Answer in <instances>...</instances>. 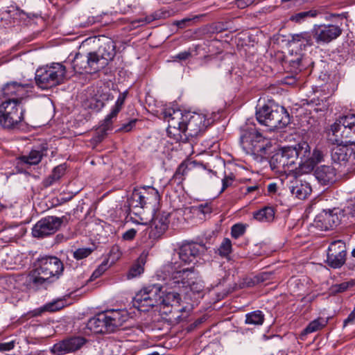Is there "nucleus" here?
<instances>
[{
    "instance_id": "nucleus-1",
    "label": "nucleus",
    "mask_w": 355,
    "mask_h": 355,
    "mask_svg": "<svg viewBox=\"0 0 355 355\" xmlns=\"http://www.w3.org/2000/svg\"><path fill=\"white\" fill-rule=\"evenodd\" d=\"M165 121L168 123L166 132L171 138L179 141L182 135L186 137H196L209 125V119L201 113L185 112L166 108L162 112Z\"/></svg>"
},
{
    "instance_id": "nucleus-2",
    "label": "nucleus",
    "mask_w": 355,
    "mask_h": 355,
    "mask_svg": "<svg viewBox=\"0 0 355 355\" xmlns=\"http://www.w3.org/2000/svg\"><path fill=\"white\" fill-rule=\"evenodd\" d=\"M125 310L110 309L101 311L91 318L87 322L84 333L110 334L117 331L128 320Z\"/></svg>"
},
{
    "instance_id": "nucleus-3",
    "label": "nucleus",
    "mask_w": 355,
    "mask_h": 355,
    "mask_svg": "<svg viewBox=\"0 0 355 355\" xmlns=\"http://www.w3.org/2000/svg\"><path fill=\"white\" fill-rule=\"evenodd\" d=\"M64 271V265L55 256H45L37 259L35 270L29 274V282L35 286L58 279Z\"/></svg>"
},
{
    "instance_id": "nucleus-4",
    "label": "nucleus",
    "mask_w": 355,
    "mask_h": 355,
    "mask_svg": "<svg viewBox=\"0 0 355 355\" xmlns=\"http://www.w3.org/2000/svg\"><path fill=\"white\" fill-rule=\"evenodd\" d=\"M176 270L171 273L166 283V289H189L193 294H200L203 292L205 285L202 279L195 272L193 268H187L178 270L179 266L174 265Z\"/></svg>"
},
{
    "instance_id": "nucleus-5",
    "label": "nucleus",
    "mask_w": 355,
    "mask_h": 355,
    "mask_svg": "<svg viewBox=\"0 0 355 355\" xmlns=\"http://www.w3.org/2000/svg\"><path fill=\"white\" fill-rule=\"evenodd\" d=\"M259 123L266 126L269 131L281 129L290 123L286 110L282 106L264 105L256 112Z\"/></svg>"
},
{
    "instance_id": "nucleus-6",
    "label": "nucleus",
    "mask_w": 355,
    "mask_h": 355,
    "mask_svg": "<svg viewBox=\"0 0 355 355\" xmlns=\"http://www.w3.org/2000/svg\"><path fill=\"white\" fill-rule=\"evenodd\" d=\"M66 67L60 62H53L39 67L35 73L37 86L48 89L62 84L66 78Z\"/></svg>"
},
{
    "instance_id": "nucleus-7",
    "label": "nucleus",
    "mask_w": 355,
    "mask_h": 355,
    "mask_svg": "<svg viewBox=\"0 0 355 355\" xmlns=\"http://www.w3.org/2000/svg\"><path fill=\"white\" fill-rule=\"evenodd\" d=\"M26 109L23 103L15 101H1L0 126L12 130L19 129L24 121Z\"/></svg>"
},
{
    "instance_id": "nucleus-8",
    "label": "nucleus",
    "mask_w": 355,
    "mask_h": 355,
    "mask_svg": "<svg viewBox=\"0 0 355 355\" xmlns=\"http://www.w3.org/2000/svg\"><path fill=\"white\" fill-rule=\"evenodd\" d=\"M330 132L334 137V142L348 145L355 144V114L339 117L331 125Z\"/></svg>"
},
{
    "instance_id": "nucleus-9",
    "label": "nucleus",
    "mask_w": 355,
    "mask_h": 355,
    "mask_svg": "<svg viewBox=\"0 0 355 355\" xmlns=\"http://www.w3.org/2000/svg\"><path fill=\"white\" fill-rule=\"evenodd\" d=\"M162 288L159 284H153L138 292L133 300L134 306L142 311L159 305Z\"/></svg>"
},
{
    "instance_id": "nucleus-10",
    "label": "nucleus",
    "mask_w": 355,
    "mask_h": 355,
    "mask_svg": "<svg viewBox=\"0 0 355 355\" xmlns=\"http://www.w3.org/2000/svg\"><path fill=\"white\" fill-rule=\"evenodd\" d=\"M297 154L293 146L284 147L270 159V164L280 171H293L296 169Z\"/></svg>"
},
{
    "instance_id": "nucleus-11",
    "label": "nucleus",
    "mask_w": 355,
    "mask_h": 355,
    "mask_svg": "<svg viewBox=\"0 0 355 355\" xmlns=\"http://www.w3.org/2000/svg\"><path fill=\"white\" fill-rule=\"evenodd\" d=\"M30 83L10 81L3 85L0 93V101H15L23 103V101L28 96V88Z\"/></svg>"
},
{
    "instance_id": "nucleus-12",
    "label": "nucleus",
    "mask_w": 355,
    "mask_h": 355,
    "mask_svg": "<svg viewBox=\"0 0 355 355\" xmlns=\"http://www.w3.org/2000/svg\"><path fill=\"white\" fill-rule=\"evenodd\" d=\"M64 216L61 218L49 216L40 219L33 226L32 234L36 238H42L56 232L63 223Z\"/></svg>"
},
{
    "instance_id": "nucleus-13",
    "label": "nucleus",
    "mask_w": 355,
    "mask_h": 355,
    "mask_svg": "<svg viewBox=\"0 0 355 355\" xmlns=\"http://www.w3.org/2000/svg\"><path fill=\"white\" fill-rule=\"evenodd\" d=\"M340 26L336 24H315L312 35L318 44H327L336 40L342 34Z\"/></svg>"
},
{
    "instance_id": "nucleus-14",
    "label": "nucleus",
    "mask_w": 355,
    "mask_h": 355,
    "mask_svg": "<svg viewBox=\"0 0 355 355\" xmlns=\"http://www.w3.org/2000/svg\"><path fill=\"white\" fill-rule=\"evenodd\" d=\"M180 295L175 291H165L162 293L161 300L159 302V309L163 313H176V318H180L182 315L179 313L185 311V307H180Z\"/></svg>"
},
{
    "instance_id": "nucleus-15",
    "label": "nucleus",
    "mask_w": 355,
    "mask_h": 355,
    "mask_svg": "<svg viewBox=\"0 0 355 355\" xmlns=\"http://www.w3.org/2000/svg\"><path fill=\"white\" fill-rule=\"evenodd\" d=\"M340 211L338 209L323 210L314 219V225L322 231L332 230L340 223Z\"/></svg>"
},
{
    "instance_id": "nucleus-16",
    "label": "nucleus",
    "mask_w": 355,
    "mask_h": 355,
    "mask_svg": "<svg viewBox=\"0 0 355 355\" xmlns=\"http://www.w3.org/2000/svg\"><path fill=\"white\" fill-rule=\"evenodd\" d=\"M87 342L82 336H71L54 344L51 352L55 355H64L80 349Z\"/></svg>"
},
{
    "instance_id": "nucleus-17",
    "label": "nucleus",
    "mask_w": 355,
    "mask_h": 355,
    "mask_svg": "<svg viewBox=\"0 0 355 355\" xmlns=\"http://www.w3.org/2000/svg\"><path fill=\"white\" fill-rule=\"evenodd\" d=\"M345 243L341 240L334 241L328 248L327 262L332 268H340L345 263Z\"/></svg>"
},
{
    "instance_id": "nucleus-18",
    "label": "nucleus",
    "mask_w": 355,
    "mask_h": 355,
    "mask_svg": "<svg viewBox=\"0 0 355 355\" xmlns=\"http://www.w3.org/2000/svg\"><path fill=\"white\" fill-rule=\"evenodd\" d=\"M170 214L158 211L155 212L150 221L148 235L153 239L160 238L167 230L169 224Z\"/></svg>"
},
{
    "instance_id": "nucleus-19",
    "label": "nucleus",
    "mask_w": 355,
    "mask_h": 355,
    "mask_svg": "<svg viewBox=\"0 0 355 355\" xmlns=\"http://www.w3.org/2000/svg\"><path fill=\"white\" fill-rule=\"evenodd\" d=\"M349 145L341 142H335L331 148V157L334 164L340 167H346L353 161L354 150Z\"/></svg>"
},
{
    "instance_id": "nucleus-20",
    "label": "nucleus",
    "mask_w": 355,
    "mask_h": 355,
    "mask_svg": "<svg viewBox=\"0 0 355 355\" xmlns=\"http://www.w3.org/2000/svg\"><path fill=\"white\" fill-rule=\"evenodd\" d=\"M264 137L261 133L254 128L243 131L241 136V144L247 153L259 151L263 148L259 144L263 142Z\"/></svg>"
},
{
    "instance_id": "nucleus-21",
    "label": "nucleus",
    "mask_w": 355,
    "mask_h": 355,
    "mask_svg": "<svg viewBox=\"0 0 355 355\" xmlns=\"http://www.w3.org/2000/svg\"><path fill=\"white\" fill-rule=\"evenodd\" d=\"M205 250L204 244L194 242L183 243L179 250V258L184 263H190Z\"/></svg>"
},
{
    "instance_id": "nucleus-22",
    "label": "nucleus",
    "mask_w": 355,
    "mask_h": 355,
    "mask_svg": "<svg viewBox=\"0 0 355 355\" xmlns=\"http://www.w3.org/2000/svg\"><path fill=\"white\" fill-rule=\"evenodd\" d=\"M315 175L321 184H332L336 180V170L332 166L322 165L315 170Z\"/></svg>"
},
{
    "instance_id": "nucleus-23",
    "label": "nucleus",
    "mask_w": 355,
    "mask_h": 355,
    "mask_svg": "<svg viewBox=\"0 0 355 355\" xmlns=\"http://www.w3.org/2000/svg\"><path fill=\"white\" fill-rule=\"evenodd\" d=\"M293 196L300 200H304L309 196L312 191L310 184L306 181L295 179L288 187Z\"/></svg>"
},
{
    "instance_id": "nucleus-24",
    "label": "nucleus",
    "mask_w": 355,
    "mask_h": 355,
    "mask_svg": "<svg viewBox=\"0 0 355 355\" xmlns=\"http://www.w3.org/2000/svg\"><path fill=\"white\" fill-rule=\"evenodd\" d=\"M128 94V92L127 90L122 93H120L119 96L116 99V101L115 102L114 105L112 107L110 113L108 114L103 120L102 125L103 126V129L105 130H107L110 129L111 125L112 124L113 119H115L119 112L121 111L125 103Z\"/></svg>"
},
{
    "instance_id": "nucleus-25",
    "label": "nucleus",
    "mask_w": 355,
    "mask_h": 355,
    "mask_svg": "<svg viewBox=\"0 0 355 355\" xmlns=\"http://www.w3.org/2000/svg\"><path fill=\"white\" fill-rule=\"evenodd\" d=\"M293 148H295L296 154H297V161L300 159L298 162V165L303 169L304 166H308L309 162L311 158V147L309 144L306 141H302L295 146H293Z\"/></svg>"
},
{
    "instance_id": "nucleus-26",
    "label": "nucleus",
    "mask_w": 355,
    "mask_h": 355,
    "mask_svg": "<svg viewBox=\"0 0 355 355\" xmlns=\"http://www.w3.org/2000/svg\"><path fill=\"white\" fill-rule=\"evenodd\" d=\"M306 103L310 107L309 112L315 113H320L322 114L329 108V97H324L322 98H313L311 100H306Z\"/></svg>"
},
{
    "instance_id": "nucleus-27",
    "label": "nucleus",
    "mask_w": 355,
    "mask_h": 355,
    "mask_svg": "<svg viewBox=\"0 0 355 355\" xmlns=\"http://www.w3.org/2000/svg\"><path fill=\"white\" fill-rule=\"evenodd\" d=\"M96 52L108 64L115 56V45L112 41H108L101 44Z\"/></svg>"
},
{
    "instance_id": "nucleus-28",
    "label": "nucleus",
    "mask_w": 355,
    "mask_h": 355,
    "mask_svg": "<svg viewBox=\"0 0 355 355\" xmlns=\"http://www.w3.org/2000/svg\"><path fill=\"white\" fill-rule=\"evenodd\" d=\"M87 58L88 59L89 73L97 72L107 65L96 52L87 53Z\"/></svg>"
},
{
    "instance_id": "nucleus-29",
    "label": "nucleus",
    "mask_w": 355,
    "mask_h": 355,
    "mask_svg": "<svg viewBox=\"0 0 355 355\" xmlns=\"http://www.w3.org/2000/svg\"><path fill=\"white\" fill-rule=\"evenodd\" d=\"M142 191L146 205L151 206L153 207V210H155L161 199L159 191L152 187H144L142 188Z\"/></svg>"
},
{
    "instance_id": "nucleus-30",
    "label": "nucleus",
    "mask_w": 355,
    "mask_h": 355,
    "mask_svg": "<svg viewBox=\"0 0 355 355\" xmlns=\"http://www.w3.org/2000/svg\"><path fill=\"white\" fill-rule=\"evenodd\" d=\"M72 68L76 73H89L88 59L87 55L77 53L71 61Z\"/></svg>"
},
{
    "instance_id": "nucleus-31",
    "label": "nucleus",
    "mask_w": 355,
    "mask_h": 355,
    "mask_svg": "<svg viewBox=\"0 0 355 355\" xmlns=\"http://www.w3.org/2000/svg\"><path fill=\"white\" fill-rule=\"evenodd\" d=\"M197 166L196 161L184 160L178 167L174 178L180 180H184V176L187 175L188 171L193 169Z\"/></svg>"
},
{
    "instance_id": "nucleus-32",
    "label": "nucleus",
    "mask_w": 355,
    "mask_h": 355,
    "mask_svg": "<svg viewBox=\"0 0 355 355\" xmlns=\"http://www.w3.org/2000/svg\"><path fill=\"white\" fill-rule=\"evenodd\" d=\"M128 204L130 207L134 208H144L146 206L142 189L140 190L134 189L131 197L128 200Z\"/></svg>"
},
{
    "instance_id": "nucleus-33",
    "label": "nucleus",
    "mask_w": 355,
    "mask_h": 355,
    "mask_svg": "<svg viewBox=\"0 0 355 355\" xmlns=\"http://www.w3.org/2000/svg\"><path fill=\"white\" fill-rule=\"evenodd\" d=\"M254 218L259 222H270L275 217V211L270 207H265L253 214Z\"/></svg>"
},
{
    "instance_id": "nucleus-34",
    "label": "nucleus",
    "mask_w": 355,
    "mask_h": 355,
    "mask_svg": "<svg viewBox=\"0 0 355 355\" xmlns=\"http://www.w3.org/2000/svg\"><path fill=\"white\" fill-rule=\"evenodd\" d=\"M265 320V315L261 311L257 310L245 315V323L252 325H262Z\"/></svg>"
},
{
    "instance_id": "nucleus-35",
    "label": "nucleus",
    "mask_w": 355,
    "mask_h": 355,
    "mask_svg": "<svg viewBox=\"0 0 355 355\" xmlns=\"http://www.w3.org/2000/svg\"><path fill=\"white\" fill-rule=\"evenodd\" d=\"M291 42L293 44H299V46L304 47L306 46H311L313 44L312 35L309 32H303L298 34H294L292 35Z\"/></svg>"
},
{
    "instance_id": "nucleus-36",
    "label": "nucleus",
    "mask_w": 355,
    "mask_h": 355,
    "mask_svg": "<svg viewBox=\"0 0 355 355\" xmlns=\"http://www.w3.org/2000/svg\"><path fill=\"white\" fill-rule=\"evenodd\" d=\"M42 153L40 150H33L28 155L21 156L19 159L24 164L36 165L41 162Z\"/></svg>"
},
{
    "instance_id": "nucleus-37",
    "label": "nucleus",
    "mask_w": 355,
    "mask_h": 355,
    "mask_svg": "<svg viewBox=\"0 0 355 355\" xmlns=\"http://www.w3.org/2000/svg\"><path fill=\"white\" fill-rule=\"evenodd\" d=\"M327 320L323 318H318L309 323L307 327L304 329V332L305 334H311L318 330L322 329L327 324Z\"/></svg>"
},
{
    "instance_id": "nucleus-38",
    "label": "nucleus",
    "mask_w": 355,
    "mask_h": 355,
    "mask_svg": "<svg viewBox=\"0 0 355 355\" xmlns=\"http://www.w3.org/2000/svg\"><path fill=\"white\" fill-rule=\"evenodd\" d=\"M146 257V254L144 255L142 254L138 259V261L132 266L128 274V278L136 277L144 272Z\"/></svg>"
},
{
    "instance_id": "nucleus-39",
    "label": "nucleus",
    "mask_w": 355,
    "mask_h": 355,
    "mask_svg": "<svg viewBox=\"0 0 355 355\" xmlns=\"http://www.w3.org/2000/svg\"><path fill=\"white\" fill-rule=\"evenodd\" d=\"M324 156V152L322 150L315 148L313 150V153H311V158L310 161L309 162L307 168L309 170H311L313 168L314 165L323 161Z\"/></svg>"
},
{
    "instance_id": "nucleus-40",
    "label": "nucleus",
    "mask_w": 355,
    "mask_h": 355,
    "mask_svg": "<svg viewBox=\"0 0 355 355\" xmlns=\"http://www.w3.org/2000/svg\"><path fill=\"white\" fill-rule=\"evenodd\" d=\"M232 251V241L228 238H225L218 248V253L222 257H227Z\"/></svg>"
},
{
    "instance_id": "nucleus-41",
    "label": "nucleus",
    "mask_w": 355,
    "mask_h": 355,
    "mask_svg": "<svg viewBox=\"0 0 355 355\" xmlns=\"http://www.w3.org/2000/svg\"><path fill=\"white\" fill-rule=\"evenodd\" d=\"M318 11L315 10H310L296 13L291 17V20L297 23L304 21L308 17H315L318 15Z\"/></svg>"
},
{
    "instance_id": "nucleus-42",
    "label": "nucleus",
    "mask_w": 355,
    "mask_h": 355,
    "mask_svg": "<svg viewBox=\"0 0 355 355\" xmlns=\"http://www.w3.org/2000/svg\"><path fill=\"white\" fill-rule=\"evenodd\" d=\"M355 286V281L350 280L348 282H344L340 284H334L331 287V291L332 293L336 294L346 291L349 288Z\"/></svg>"
},
{
    "instance_id": "nucleus-43",
    "label": "nucleus",
    "mask_w": 355,
    "mask_h": 355,
    "mask_svg": "<svg viewBox=\"0 0 355 355\" xmlns=\"http://www.w3.org/2000/svg\"><path fill=\"white\" fill-rule=\"evenodd\" d=\"M245 232V226L241 223L234 225L231 228V235L234 239L243 236Z\"/></svg>"
},
{
    "instance_id": "nucleus-44",
    "label": "nucleus",
    "mask_w": 355,
    "mask_h": 355,
    "mask_svg": "<svg viewBox=\"0 0 355 355\" xmlns=\"http://www.w3.org/2000/svg\"><path fill=\"white\" fill-rule=\"evenodd\" d=\"M92 250L89 248H78L73 252V257L78 260L83 259L91 254Z\"/></svg>"
},
{
    "instance_id": "nucleus-45",
    "label": "nucleus",
    "mask_w": 355,
    "mask_h": 355,
    "mask_svg": "<svg viewBox=\"0 0 355 355\" xmlns=\"http://www.w3.org/2000/svg\"><path fill=\"white\" fill-rule=\"evenodd\" d=\"M234 180L235 176L232 173H230L228 175H225L222 180V189L220 192H223L228 187H232L234 182Z\"/></svg>"
},
{
    "instance_id": "nucleus-46",
    "label": "nucleus",
    "mask_w": 355,
    "mask_h": 355,
    "mask_svg": "<svg viewBox=\"0 0 355 355\" xmlns=\"http://www.w3.org/2000/svg\"><path fill=\"white\" fill-rule=\"evenodd\" d=\"M67 169L66 164L55 166L51 173L58 180L64 175Z\"/></svg>"
},
{
    "instance_id": "nucleus-47",
    "label": "nucleus",
    "mask_w": 355,
    "mask_h": 355,
    "mask_svg": "<svg viewBox=\"0 0 355 355\" xmlns=\"http://www.w3.org/2000/svg\"><path fill=\"white\" fill-rule=\"evenodd\" d=\"M62 307V306L61 305L60 302H53L45 304L43 306L42 310L49 312H54L61 309Z\"/></svg>"
},
{
    "instance_id": "nucleus-48",
    "label": "nucleus",
    "mask_w": 355,
    "mask_h": 355,
    "mask_svg": "<svg viewBox=\"0 0 355 355\" xmlns=\"http://www.w3.org/2000/svg\"><path fill=\"white\" fill-rule=\"evenodd\" d=\"M137 232L134 228L129 229L122 234V239L128 241H132L135 238Z\"/></svg>"
},
{
    "instance_id": "nucleus-49",
    "label": "nucleus",
    "mask_w": 355,
    "mask_h": 355,
    "mask_svg": "<svg viewBox=\"0 0 355 355\" xmlns=\"http://www.w3.org/2000/svg\"><path fill=\"white\" fill-rule=\"evenodd\" d=\"M191 57V53L189 51L180 52L173 57L174 60H186Z\"/></svg>"
},
{
    "instance_id": "nucleus-50",
    "label": "nucleus",
    "mask_w": 355,
    "mask_h": 355,
    "mask_svg": "<svg viewBox=\"0 0 355 355\" xmlns=\"http://www.w3.org/2000/svg\"><path fill=\"white\" fill-rule=\"evenodd\" d=\"M58 181V180L53 174H51L43 180L42 184L45 188H47L51 187Z\"/></svg>"
},
{
    "instance_id": "nucleus-51",
    "label": "nucleus",
    "mask_w": 355,
    "mask_h": 355,
    "mask_svg": "<svg viewBox=\"0 0 355 355\" xmlns=\"http://www.w3.org/2000/svg\"><path fill=\"white\" fill-rule=\"evenodd\" d=\"M302 63V59L300 58H297L295 60H292L290 61V65L291 68L295 70V71H301L302 69V66L301 64Z\"/></svg>"
},
{
    "instance_id": "nucleus-52",
    "label": "nucleus",
    "mask_w": 355,
    "mask_h": 355,
    "mask_svg": "<svg viewBox=\"0 0 355 355\" xmlns=\"http://www.w3.org/2000/svg\"><path fill=\"white\" fill-rule=\"evenodd\" d=\"M136 122H137V119H132V120L130 121L128 123L123 124L119 130L121 131L128 132L130 131L133 128V127L135 126Z\"/></svg>"
},
{
    "instance_id": "nucleus-53",
    "label": "nucleus",
    "mask_w": 355,
    "mask_h": 355,
    "mask_svg": "<svg viewBox=\"0 0 355 355\" xmlns=\"http://www.w3.org/2000/svg\"><path fill=\"white\" fill-rule=\"evenodd\" d=\"M254 0H236V5L240 9L245 8L251 5Z\"/></svg>"
},
{
    "instance_id": "nucleus-54",
    "label": "nucleus",
    "mask_w": 355,
    "mask_h": 355,
    "mask_svg": "<svg viewBox=\"0 0 355 355\" xmlns=\"http://www.w3.org/2000/svg\"><path fill=\"white\" fill-rule=\"evenodd\" d=\"M15 347L13 341L0 343V352H6L12 349Z\"/></svg>"
},
{
    "instance_id": "nucleus-55",
    "label": "nucleus",
    "mask_w": 355,
    "mask_h": 355,
    "mask_svg": "<svg viewBox=\"0 0 355 355\" xmlns=\"http://www.w3.org/2000/svg\"><path fill=\"white\" fill-rule=\"evenodd\" d=\"M155 19V17L153 15L146 16L145 17H141L139 19L133 21V24H135L137 23H138V24L141 23L142 24H146L150 23L151 21H153Z\"/></svg>"
},
{
    "instance_id": "nucleus-56",
    "label": "nucleus",
    "mask_w": 355,
    "mask_h": 355,
    "mask_svg": "<svg viewBox=\"0 0 355 355\" xmlns=\"http://www.w3.org/2000/svg\"><path fill=\"white\" fill-rule=\"evenodd\" d=\"M110 254V256L113 257V259H118L121 255V252L118 245H114L112 247Z\"/></svg>"
},
{
    "instance_id": "nucleus-57",
    "label": "nucleus",
    "mask_w": 355,
    "mask_h": 355,
    "mask_svg": "<svg viewBox=\"0 0 355 355\" xmlns=\"http://www.w3.org/2000/svg\"><path fill=\"white\" fill-rule=\"evenodd\" d=\"M105 264H101L99 266L98 268L93 272L92 277L97 278L101 276L105 270Z\"/></svg>"
},
{
    "instance_id": "nucleus-58",
    "label": "nucleus",
    "mask_w": 355,
    "mask_h": 355,
    "mask_svg": "<svg viewBox=\"0 0 355 355\" xmlns=\"http://www.w3.org/2000/svg\"><path fill=\"white\" fill-rule=\"evenodd\" d=\"M198 210L203 214H209L211 212V207L207 205H200L198 206Z\"/></svg>"
},
{
    "instance_id": "nucleus-59",
    "label": "nucleus",
    "mask_w": 355,
    "mask_h": 355,
    "mask_svg": "<svg viewBox=\"0 0 355 355\" xmlns=\"http://www.w3.org/2000/svg\"><path fill=\"white\" fill-rule=\"evenodd\" d=\"M119 3L121 6V10L123 12H126L129 10L130 3L127 2V0H119Z\"/></svg>"
},
{
    "instance_id": "nucleus-60",
    "label": "nucleus",
    "mask_w": 355,
    "mask_h": 355,
    "mask_svg": "<svg viewBox=\"0 0 355 355\" xmlns=\"http://www.w3.org/2000/svg\"><path fill=\"white\" fill-rule=\"evenodd\" d=\"M355 320V306L352 313L348 315V317L344 320V326L347 325L348 324L352 323Z\"/></svg>"
},
{
    "instance_id": "nucleus-61",
    "label": "nucleus",
    "mask_w": 355,
    "mask_h": 355,
    "mask_svg": "<svg viewBox=\"0 0 355 355\" xmlns=\"http://www.w3.org/2000/svg\"><path fill=\"white\" fill-rule=\"evenodd\" d=\"M277 185L276 183H270L268 185V193L269 194H274L277 192Z\"/></svg>"
},
{
    "instance_id": "nucleus-62",
    "label": "nucleus",
    "mask_w": 355,
    "mask_h": 355,
    "mask_svg": "<svg viewBox=\"0 0 355 355\" xmlns=\"http://www.w3.org/2000/svg\"><path fill=\"white\" fill-rule=\"evenodd\" d=\"M258 189V186L257 185H254V186H251V187H245V192L244 193L245 194H248V193H252L256 190Z\"/></svg>"
},
{
    "instance_id": "nucleus-63",
    "label": "nucleus",
    "mask_w": 355,
    "mask_h": 355,
    "mask_svg": "<svg viewBox=\"0 0 355 355\" xmlns=\"http://www.w3.org/2000/svg\"><path fill=\"white\" fill-rule=\"evenodd\" d=\"M104 105L105 103L103 101L96 100V104L94 107L98 110H100L101 108L104 107Z\"/></svg>"
},
{
    "instance_id": "nucleus-64",
    "label": "nucleus",
    "mask_w": 355,
    "mask_h": 355,
    "mask_svg": "<svg viewBox=\"0 0 355 355\" xmlns=\"http://www.w3.org/2000/svg\"><path fill=\"white\" fill-rule=\"evenodd\" d=\"M141 355H159V354L157 352H153L151 353H146L144 352H141Z\"/></svg>"
}]
</instances>
